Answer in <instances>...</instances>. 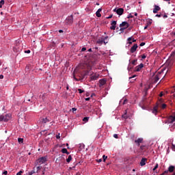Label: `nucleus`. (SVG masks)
I'll return each instance as SVG.
<instances>
[{
	"mask_svg": "<svg viewBox=\"0 0 175 175\" xmlns=\"http://www.w3.org/2000/svg\"><path fill=\"white\" fill-rule=\"evenodd\" d=\"M77 69L75 70L74 71V79L77 81H82L85 79V77L88 75L89 72L88 71H85V72H79L78 73H76Z\"/></svg>",
	"mask_w": 175,
	"mask_h": 175,
	"instance_id": "f257e3e1",
	"label": "nucleus"
},
{
	"mask_svg": "<svg viewBox=\"0 0 175 175\" xmlns=\"http://www.w3.org/2000/svg\"><path fill=\"white\" fill-rule=\"evenodd\" d=\"M22 50H23V46L19 42L16 41L15 45L13 47V51L14 53H21Z\"/></svg>",
	"mask_w": 175,
	"mask_h": 175,
	"instance_id": "f03ea898",
	"label": "nucleus"
},
{
	"mask_svg": "<svg viewBox=\"0 0 175 175\" xmlns=\"http://www.w3.org/2000/svg\"><path fill=\"white\" fill-rule=\"evenodd\" d=\"M98 77H99V74L98 73L92 72V74H90V80L92 81H96L98 79Z\"/></svg>",
	"mask_w": 175,
	"mask_h": 175,
	"instance_id": "7ed1b4c3",
	"label": "nucleus"
},
{
	"mask_svg": "<svg viewBox=\"0 0 175 175\" xmlns=\"http://www.w3.org/2000/svg\"><path fill=\"white\" fill-rule=\"evenodd\" d=\"M46 161V158L44 157H42L38 159L36 161V163H37L38 165H42V164H44Z\"/></svg>",
	"mask_w": 175,
	"mask_h": 175,
	"instance_id": "20e7f679",
	"label": "nucleus"
},
{
	"mask_svg": "<svg viewBox=\"0 0 175 175\" xmlns=\"http://www.w3.org/2000/svg\"><path fill=\"white\" fill-rule=\"evenodd\" d=\"M114 12H116L117 14L122 16L124 14V10L123 8H118L113 10Z\"/></svg>",
	"mask_w": 175,
	"mask_h": 175,
	"instance_id": "39448f33",
	"label": "nucleus"
},
{
	"mask_svg": "<svg viewBox=\"0 0 175 175\" xmlns=\"http://www.w3.org/2000/svg\"><path fill=\"white\" fill-rule=\"evenodd\" d=\"M66 23L68 25H71L73 23V16L72 15H71L70 16H68L66 19Z\"/></svg>",
	"mask_w": 175,
	"mask_h": 175,
	"instance_id": "423d86ee",
	"label": "nucleus"
},
{
	"mask_svg": "<svg viewBox=\"0 0 175 175\" xmlns=\"http://www.w3.org/2000/svg\"><path fill=\"white\" fill-rule=\"evenodd\" d=\"M144 67V64L143 63H141L139 65L137 66L135 68V72H140L142 69Z\"/></svg>",
	"mask_w": 175,
	"mask_h": 175,
	"instance_id": "0eeeda50",
	"label": "nucleus"
},
{
	"mask_svg": "<svg viewBox=\"0 0 175 175\" xmlns=\"http://www.w3.org/2000/svg\"><path fill=\"white\" fill-rule=\"evenodd\" d=\"M138 49V45L137 44H134L133 46L131 48L130 52L131 53H134L137 51Z\"/></svg>",
	"mask_w": 175,
	"mask_h": 175,
	"instance_id": "6e6552de",
	"label": "nucleus"
},
{
	"mask_svg": "<svg viewBox=\"0 0 175 175\" xmlns=\"http://www.w3.org/2000/svg\"><path fill=\"white\" fill-rule=\"evenodd\" d=\"M167 121L168 122V123H173L174 122H175V114L170 116L167 118Z\"/></svg>",
	"mask_w": 175,
	"mask_h": 175,
	"instance_id": "1a4fd4ad",
	"label": "nucleus"
},
{
	"mask_svg": "<svg viewBox=\"0 0 175 175\" xmlns=\"http://www.w3.org/2000/svg\"><path fill=\"white\" fill-rule=\"evenodd\" d=\"M120 27H124L125 29H127L128 27H129V23L126 21L122 22L121 24H120Z\"/></svg>",
	"mask_w": 175,
	"mask_h": 175,
	"instance_id": "9d476101",
	"label": "nucleus"
},
{
	"mask_svg": "<svg viewBox=\"0 0 175 175\" xmlns=\"http://www.w3.org/2000/svg\"><path fill=\"white\" fill-rule=\"evenodd\" d=\"M4 116V122H8L9 121L11 118H12V114L11 113H8V114H6Z\"/></svg>",
	"mask_w": 175,
	"mask_h": 175,
	"instance_id": "9b49d317",
	"label": "nucleus"
},
{
	"mask_svg": "<svg viewBox=\"0 0 175 175\" xmlns=\"http://www.w3.org/2000/svg\"><path fill=\"white\" fill-rule=\"evenodd\" d=\"M116 25H117V21H112L111 23V27H110V29L111 30H115L116 28Z\"/></svg>",
	"mask_w": 175,
	"mask_h": 175,
	"instance_id": "f8f14e48",
	"label": "nucleus"
},
{
	"mask_svg": "<svg viewBox=\"0 0 175 175\" xmlns=\"http://www.w3.org/2000/svg\"><path fill=\"white\" fill-rule=\"evenodd\" d=\"M99 87H102L106 84V80L104 79L99 80Z\"/></svg>",
	"mask_w": 175,
	"mask_h": 175,
	"instance_id": "ddd939ff",
	"label": "nucleus"
},
{
	"mask_svg": "<svg viewBox=\"0 0 175 175\" xmlns=\"http://www.w3.org/2000/svg\"><path fill=\"white\" fill-rule=\"evenodd\" d=\"M147 161V159L146 158H142V159L140 161V165L142 167H144V165H146V162Z\"/></svg>",
	"mask_w": 175,
	"mask_h": 175,
	"instance_id": "4468645a",
	"label": "nucleus"
},
{
	"mask_svg": "<svg viewBox=\"0 0 175 175\" xmlns=\"http://www.w3.org/2000/svg\"><path fill=\"white\" fill-rule=\"evenodd\" d=\"M96 43L98 44H102L103 43H104V44H107V42H105V39H103V38L98 39L97 40Z\"/></svg>",
	"mask_w": 175,
	"mask_h": 175,
	"instance_id": "2eb2a0df",
	"label": "nucleus"
},
{
	"mask_svg": "<svg viewBox=\"0 0 175 175\" xmlns=\"http://www.w3.org/2000/svg\"><path fill=\"white\" fill-rule=\"evenodd\" d=\"M159 75H160V74H159V75H156L154 76V81H153V83H157L159 81V79H160Z\"/></svg>",
	"mask_w": 175,
	"mask_h": 175,
	"instance_id": "dca6fc26",
	"label": "nucleus"
},
{
	"mask_svg": "<svg viewBox=\"0 0 175 175\" xmlns=\"http://www.w3.org/2000/svg\"><path fill=\"white\" fill-rule=\"evenodd\" d=\"M143 142L142 138H138L137 140L135 141V143L137 144V146H140V143Z\"/></svg>",
	"mask_w": 175,
	"mask_h": 175,
	"instance_id": "f3484780",
	"label": "nucleus"
},
{
	"mask_svg": "<svg viewBox=\"0 0 175 175\" xmlns=\"http://www.w3.org/2000/svg\"><path fill=\"white\" fill-rule=\"evenodd\" d=\"M152 113L154 114V115H157V112H158V106L156 105L153 109H152Z\"/></svg>",
	"mask_w": 175,
	"mask_h": 175,
	"instance_id": "a211bd4d",
	"label": "nucleus"
},
{
	"mask_svg": "<svg viewBox=\"0 0 175 175\" xmlns=\"http://www.w3.org/2000/svg\"><path fill=\"white\" fill-rule=\"evenodd\" d=\"M157 106H158V108L161 107L162 109H165L167 107L165 104H157Z\"/></svg>",
	"mask_w": 175,
	"mask_h": 175,
	"instance_id": "6ab92c4d",
	"label": "nucleus"
},
{
	"mask_svg": "<svg viewBox=\"0 0 175 175\" xmlns=\"http://www.w3.org/2000/svg\"><path fill=\"white\" fill-rule=\"evenodd\" d=\"M100 12H102V9L99 8L96 12V16L97 17H101Z\"/></svg>",
	"mask_w": 175,
	"mask_h": 175,
	"instance_id": "aec40b11",
	"label": "nucleus"
},
{
	"mask_svg": "<svg viewBox=\"0 0 175 175\" xmlns=\"http://www.w3.org/2000/svg\"><path fill=\"white\" fill-rule=\"evenodd\" d=\"M161 10V8L157 6V5H154V8L153 10V13L156 14L157 13L158 11H159Z\"/></svg>",
	"mask_w": 175,
	"mask_h": 175,
	"instance_id": "412c9836",
	"label": "nucleus"
},
{
	"mask_svg": "<svg viewBox=\"0 0 175 175\" xmlns=\"http://www.w3.org/2000/svg\"><path fill=\"white\" fill-rule=\"evenodd\" d=\"M174 165H170L168 168V172H170V173H172L174 172Z\"/></svg>",
	"mask_w": 175,
	"mask_h": 175,
	"instance_id": "4be33fe9",
	"label": "nucleus"
},
{
	"mask_svg": "<svg viewBox=\"0 0 175 175\" xmlns=\"http://www.w3.org/2000/svg\"><path fill=\"white\" fill-rule=\"evenodd\" d=\"M62 152L63 154H66L67 155H69V154H70V152H68V150H67L66 148H63V149L62 150Z\"/></svg>",
	"mask_w": 175,
	"mask_h": 175,
	"instance_id": "5701e85b",
	"label": "nucleus"
},
{
	"mask_svg": "<svg viewBox=\"0 0 175 175\" xmlns=\"http://www.w3.org/2000/svg\"><path fill=\"white\" fill-rule=\"evenodd\" d=\"M127 40L129 41V44H133V42H132V40H133V37H129L128 39H127Z\"/></svg>",
	"mask_w": 175,
	"mask_h": 175,
	"instance_id": "b1692460",
	"label": "nucleus"
},
{
	"mask_svg": "<svg viewBox=\"0 0 175 175\" xmlns=\"http://www.w3.org/2000/svg\"><path fill=\"white\" fill-rule=\"evenodd\" d=\"M72 161V157L71 155H69L68 159H66V161L68 163H69Z\"/></svg>",
	"mask_w": 175,
	"mask_h": 175,
	"instance_id": "393cba45",
	"label": "nucleus"
},
{
	"mask_svg": "<svg viewBox=\"0 0 175 175\" xmlns=\"http://www.w3.org/2000/svg\"><path fill=\"white\" fill-rule=\"evenodd\" d=\"M18 142L20 144H22V143H23L24 142V139L23 138H18Z\"/></svg>",
	"mask_w": 175,
	"mask_h": 175,
	"instance_id": "a878e982",
	"label": "nucleus"
},
{
	"mask_svg": "<svg viewBox=\"0 0 175 175\" xmlns=\"http://www.w3.org/2000/svg\"><path fill=\"white\" fill-rule=\"evenodd\" d=\"M42 123L46 124V122H49V120L46 118L42 119Z\"/></svg>",
	"mask_w": 175,
	"mask_h": 175,
	"instance_id": "bb28decb",
	"label": "nucleus"
},
{
	"mask_svg": "<svg viewBox=\"0 0 175 175\" xmlns=\"http://www.w3.org/2000/svg\"><path fill=\"white\" fill-rule=\"evenodd\" d=\"M4 121L5 122V116L3 115L0 116V122Z\"/></svg>",
	"mask_w": 175,
	"mask_h": 175,
	"instance_id": "cd10ccee",
	"label": "nucleus"
},
{
	"mask_svg": "<svg viewBox=\"0 0 175 175\" xmlns=\"http://www.w3.org/2000/svg\"><path fill=\"white\" fill-rule=\"evenodd\" d=\"M4 4H5V1L4 0H1L0 1V8H1Z\"/></svg>",
	"mask_w": 175,
	"mask_h": 175,
	"instance_id": "c85d7f7f",
	"label": "nucleus"
},
{
	"mask_svg": "<svg viewBox=\"0 0 175 175\" xmlns=\"http://www.w3.org/2000/svg\"><path fill=\"white\" fill-rule=\"evenodd\" d=\"M137 62V59H133V60L131 62V64L133 65V66H136Z\"/></svg>",
	"mask_w": 175,
	"mask_h": 175,
	"instance_id": "c756f323",
	"label": "nucleus"
},
{
	"mask_svg": "<svg viewBox=\"0 0 175 175\" xmlns=\"http://www.w3.org/2000/svg\"><path fill=\"white\" fill-rule=\"evenodd\" d=\"M126 113L124 115L122 116V118H124V119H128V116H127V111H125Z\"/></svg>",
	"mask_w": 175,
	"mask_h": 175,
	"instance_id": "7c9ffc66",
	"label": "nucleus"
},
{
	"mask_svg": "<svg viewBox=\"0 0 175 175\" xmlns=\"http://www.w3.org/2000/svg\"><path fill=\"white\" fill-rule=\"evenodd\" d=\"M127 103H128V100H126V98H124L122 105H126V104H127Z\"/></svg>",
	"mask_w": 175,
	"mask_h": 175,
	"instance_id": "2f4dec72",
	"label": "nucleus"
},
{
	"mask_svg": "<svg viewBox=\"0 0 175 175\" xmlns=\"http://www.w3.org/2000/svg\"><path fill=\"white\" fill-rule=\"evenodd\" d=\"M103 162H105L106 160L107 159V156L103 155Z\"/></svg>",
	"mask_w": 175,
	"mask_h": 175,
	"instance_id": "473e14b6",
	"label": "nucleus"
},
{
	"mask_svg": "<svg viewBox=\"0 0 175 175\" xmlns=\"http://www.w3.org/2000/svg\"><path fill=\"white\" fill-rule=\"evenodd\" d=\"M159 167V164L156 163L155 167L152 169L153 171H155Z\"/></svg>",
	"mask_w": 175,
	"mask_h": 175,
	"instance_id": "72a5a7b5",
	"label": "nucleus"
},
{
	"mask_svg": "<svg viewBox=\"0 0 175 175\" xmlns=\"http://www.w3.org/2000/svg\"><path fill=\"white\" fill-rule=\"evenodd\" d=\"M135 77H137L136 75H133L132 77H129V80H131L133 79H135Z\"/></svg>",
	"mask_w": 175,
	"mask_h": 175,
	"instance_id": "f704fd0d",
	"label": "nucleus"
},
{
	"mask_svg": "<svg viewBox=\"0 0 175 175\" xmlns=\"http://www.w3.org/2000/svg\"><path fill=\"white\" fill-rule=\"evenodd\" d=\"M23 173V171L21 170L16 173V175H22Z\"/></svg>",
	"mask_w": 175,
	"mask_h": 175,
	"instance_id": "c9c22d12",
	"label": "nucleus"
},
{
	"mask_svg": "<svg viewBox=\"0 0 175 175\" xmlns=\"http://www.w3.org/2000/svg\"><path fill=\"white\" fill-rule=\"evenodd\" d=\"M88 120H89V118H88V117H85V118H83V120L84 122H87L88 121Z\"/></svg>",
	"mask_w": 175,
	"mask_h": 175,
	"instance_id": "e433bc0d",
	"label": "nucleus"
},
{
	"mask_svg": "<svg viewBox=\"0 0 175 175\" xmlns=\"http://www.w3.org/2000/svg\"><path fill=\"white\" fill-rule=\"evenodd\" d=\"M44 94L40 95V98H42V100L44 101Z\"/></svg>",
	"mask_w": 175,
	"mask_h": 175,
	"instance_id": "4c0bfd02",
	"label": "nucleus"
},
{
	"mask_svg": "<svg viewBox=\"0 0 175 175\" xmlns=\"http://www.w3.org/2000/svg\"><path fill=\"white\" fill-rule=\"evenodd\" d=\"M78 91L80 94H82L84 92V90H82V89H78Z\"/></svg>",
	"mask_w": 175,
	"mask_h": 175,
	"instance_id": "58836bf2",
	"label": "nucleus"
},
{
	"mask_svg": "<svg viewBox=\"0 0 175 175\" xmlns=\"http://www.w3.org/2000/svg\"><path fill=\"white\" fill-rule=\"evenodd\" d=\"M8 172L7 170L3 172V173H2V174H3V175H8Z\"/></svg>",
	"mask_w": 175,
	"mask_h": 175,
	"instance_id": "ea45409f",
	"label": "nucleus"
},
{
	"mask_svg": "<svg viewBox=\"0 0 175 175\" xmlns=\"http://www.w3.org/2000/svg\"><path fill=\"white\" fill-rule=\"evenodd\" d=\"M147 57V56H146V55H142V59H145Z\"/></svg>",
	"mask_w": 175,
	"mask_h": 175,
	"instance_id": "a19ab883",
	"label": "nucleus"
},
{
	"mask_svg": "<svg viewBox=\"0 0 175 175\" xmlns=\"http://www.w3.org/2000/svg\"><path fill=\"white\" fill-rule=\"evenodd\" d=\"M25 53L30 54L31 53V51L30 50L25 51Z\"/></svg>",
	"mask_w": 175,
	"mask_h": 175,
	"instance_id": "79ce46f5",
	"label": "nucleus"
},
{
	"mask_svg": "<svg viewBox=\"0 0 175 175\" xmlns=\"http://www.w3.org/2000/svg\"><path fill=\"white\" fill-rule=\"evenodd\" d=\"M168 172H169L168 170H165V171L163 172V174L164 175H167V174H168Z\"/></svg>",
	"mask_w": 175,
	"mask_h": 175,
	"instance_id": "37998d69",
	"label": "nucleus"
},
{
	"mask_svg": "<svg viewBox=\"0 0 175 175\" xmlns=\"http://www.w3.org/2000/svg\"><path fill=\"white\" fill-rule=\"evenodd\" d=\"M126 29V28L125 27H120V30L121 31H124V30Z\"/></svg>",
	"mask_w": 175,
	"mask_h": 175,
	"instance_id": "c03bdc74",
	"label": "nucleus"
},
{
	"mask_svg": "<svg viewBox=\"0 0 175 175\" xmlns=\"http://www.w3.org/2000/svg\"><path fill=\"white\" fill-rule=\"evenodd\" d=\"M35 173V172L31 171L30 172H29L28 175H33Z\"/></svg>",
	"mask_w": 175,
	"mask_h": 175,
	"instance_id": "a18cd8bd",
	"label": "nucleus"
},
{
	"mask_svg": "<svg viewBox=\"0 0 175 175\" xmlns=\"http://www.w3.org/2000/svg\"><path fill=\"white\" fill-rule=\"evenodd\" d=\"M146 44V42H141L139 46H141V47H142V46H144Z\"/></svg>",
	"mask_w": 175,
	"mask_h": 175,
	"instance_id": "49530a36",
	"label": "nucleus"
},
{
	"mask_svg": "<svg viewBox=\"0 0 175 175\" xmlns=\"http://www.w3.org/2000/svg\"><path fill=\"white\" fill-rule=\"evenodd\" d=\"M40 170H42V166H38L37 167V171H39Z\"/></svg>",
	"mask_w": 175,
	"mask_h": 175,
	"instance_id": "de8ad7c7",
	"label": "nucleus"
},
{
	"mask_svg": "<svg viewBox=\"0 0 175 175\" xmlns=\"http://www.w3.org/2000/svg\"><path fill=\"white\" fill-rule=\"evenodd\" d=\"M103 161L102 159H99L98 160H97V163H100Z\"/></svg>",
	"mask_w": 175,
	"mask_h": 175,
	"instance_id": "09e8293b",
	"label": "nucleus"
},
{
	"mask_svg": "<svg viewBox=\"0 0 175 175\" xmlns=\"http://www.w3.org/2000/svg\"><path fill=\"white\" fill-rule=\"evenodd\" d=\"M113 137H115L116 139H118V134H114Z\"/></svg>",
	"mask_w": 175,
	"mask_h": 175,
	"instance_id": "8fccbe9b",
	"label": "nucleus"
},
{
	"mask_svg": "<svg viewBox=\"0 0 175 175\" xmlns=\"http://www.w3.org/2000/svg\"><path fill=\"white\" fill-rule=\"evenodd\" d=\"M85 51H86V48L85 47H83L81 51L82 52H85Z\"/></svg>",
	"mask_w": 175,
	"mask_h": 175,
	"instance_id": "3c124183",
	"label": "nucleus"
},
{
	"mask_svg": "<svg viewBox=\"0 0 175 175\" xmlns=\"http://www.w3.org/2000/svg\"><path fill=\"white\" fill-rule=\"evenodd\" d=\"M113 17V15H109L108 17H107L106 18L107 19H110Z\"/></svg>",
	"mask_w": 175,
	"mask_h": 175,
	"instance_id": "603ef678",
	"label": "nucleus"
},
{
	"mask_svg": "<svg viewBox=\"0 0 175 175\" xmlns=\"http://www.w3.org/2000/svg\"><path fill=\"white\" fill-rule=\"evenodd\" d=\"M131 70H133V67L129 66V67H128V70H129V71H131Z\"/></svg>",
	"mask_w": 175,
	"mask_h": 175,
	"instance_id": "864d4df0",
	"label": "nucleus"
},
{
	"mask_svg": "<svg viewBox=\"0 0 175 175\" xmlns=\"http://www.w3.org/2000/svg\"><path fill=\"white\" fill-rule=\"evenodd\" d=\"M163 96V92H161V93H160V94H159V96L160 97H162Z\"/></svg>",
	"mask_w": 175,
	"mask_h": 175,
	"instance_id": "5fc2aeb1",
	"label": "nucleus"
},
{
	"mask_svg": "<svg viewBox=\"0 0 175 175\" xmlns=\"http://www.w3.org/2000/svg\"><path fill=\"white\" fill-rule=\"evenodd\" d=\"M4 78V76L3 75H0V79H3Z\"/></svg>",
	"mask_w": 175,
	"mask_h": 175,
	"instance_id": "6e6d98bb",
	"label": "nucleus"
},
{
	"mask_svg": "<svg viewBox=\"0 0 175 175\" xmlns=\"http://www.w3.org/2000/svg\"><path fill=\"white\" fill-rule=\"evenodd\" d=\"M132 42L135 43V42H137V40H135V38H132Z\"/></svg>",
	"mask_w": 175,
	"mask_h": 175,
	"instance_id": "4d7b16f0",
	"label": "nucleus"
},
{
	"mask_svg": "<svg viewBox=\"0 0 175 175\" xmlns=\"http://www.w3.org/2000/svg\"><path fill=\"white\" fill-rule=\"evenodd\" d=\"M133 17H134V16H132V14H131L129 15V17H128V18H133Z\"/></svg>",
	"mask_w": 175,
	"mask_h": 175,
	"instance_id": "13d9d810",
	"label": "nucleus"
},
{
	"mask_svg": "<svg viewBox=\"0 0 175 175\" xmlns=\"http://www.w3.org/2000/svg\"><path fill=\"white\" fill-rule=\"evenodd\" d=\"M140 149H141V150H144V146H140Z\"/></svg>",
	"mask_w": 175,
	"mask_h": 175,
	"instance_id": "bf43d9fd",
	"label": "nucleus"
},
{
	"mask_svg": "<svg viewBox=\"0 0 175 175\" xmlns=\"http://www.w3.org/2000/svg\"><path fill=\"white\" fill-rule=\"evenodd\" d=\"M90 100V97H88V98H85L86 101H89Z\"/></svg>",
	"mask_w": 175,
	"mask_h": 175,
	"instance_id": "052dcab7",
	"label": "nucleus"
},
{
	"mask_svg": "<svg viewBox=\"0 0 175 175\" xmlns=\"http://www.w3.org/2000/svg\"><path fill=\"white\" fill-rule=\"evenodd\" d=\"M155 16H157V17H161L162 15L161 14H157Z\"/></svg>",
	"mask_w": 175,
	"mask_h": 175,
	"instance_id": "680f3d73",
	"label": "nucleus"
},
{
	"mask_svg": "<svg viewBox=\"0 0 175 175\" xmlns=\"http://www.w3.org/2000/svg\"><path fill=\"white\" fill-rule=\"evenodd\" d=\"M84 145L83 144H80V148H83Z\"/></svg>",
	"mask_w": 175,
	"mask_h": 175,
	"instance_id": "e2e57ef3",
	"label": "nucleus"
},
{
	"mask_svg": "<svg viewBox=\"0 0 175 175\" xmlns=\"http://www.w3.org/2000/svg\"><path fill=\"white\" fill-rule=\"evenodd\" d=\"M72 110L73 112H75V111H77V109L76 108H72Z\"/></svg>",
	"mask_w": 175,
	"mask_h": 175,
	"instance_id": "0e129e2a",
	"label": "nucleus"
},
{
	"mask_svg": "<svg viewBox=\"0 0 175 175\" xmlns=\"http://www.w3.org/2000/svg\"><path fill=\"white\" fill-rule=\"evenodd\" d=\"M109 37L108 36H105L104 38H102V39H104V40H106V39H108Z\"/></svg>",
	"mask_w": 175,
	"mask_h": 175,
	"instance_id": "69168bd1",
	"label": "nucleus"
},
{
	"mask_svg": "<svg viewBox=\"0 0 175 175\" xmlns=\"http://www.w3.org/2000/svg\"><path fill=\"white\" fill-rule=\"evenodd\" d=\"M175 55V51L172 52V56H174Z\"/></svg>",
	"mask_w": 175,
	"mask_h": 175,
	"instance_id": "338daca9",
	"label": "nucleus"
},
{
	"mask_svg": "<svg viewBox=\"0 0 175 175\" xmlns=\"http://www.w3.org/2000/svg\"><path fill=\"white\" fill-rule=\"evenodd\" d=\"M59 33H63V32H64V31H63V30H62V29H60V30H59Z\"/></svg>",
	"mask_w": 175,
	"mask_h": 175,
	"instance_id": "774afa93",
	"label": "nucleus"
}]
</instances>
